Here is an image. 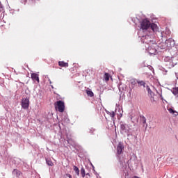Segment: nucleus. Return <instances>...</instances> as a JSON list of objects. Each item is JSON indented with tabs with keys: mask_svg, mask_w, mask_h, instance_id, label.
Masks as SVG:
<instances>
[{
	"mask_svg": "<svg viewBox=\"0 0 178 178\" xmlns=\"http://www.w3.org/2000/svg\"><path fill=\"white\" fill-rule=\"evenodd\" d=\"M119 161H120L121 165H123L124 163V161L121 160L120 159H119Z\"/></svg>",
	"mask_w": 178,
	"mask_h": 178,
	"instance_id": "nucleus-29",
	"label": "nucleus"
},
{
	"mask_svg": "<svg viewBox=\"0 0 178 178\" xmlns=\"http://www.w3.org/2000/svg\"><path fill=\"white\" fill-rule=\"evenodd\" d=\"M106 113L107 115H109L111 118H115V115H116L115 113V111H112V112L107 111Z\"/></svg>",
	"mask_w": 178,
	"mask_h": 178,
	"instance_id": "nucleus-17",
	"label": "nucleus"
},
{
	"mask_svg": "<svg viewBox=\"0 0 178 178\" xmlns=\"http://www.w3.org/2000/svg\"><path fill=\"white\" fill-rule=\"evenodd\" d=\"M168 111L170 113H173V115H175V116H177V112H176L175 110L170 108Z\"/></svg>",
	"mask_w": 178,
	"mask_h": 178,
	"instance_id": "nucleus-21",
	"label": "nucleus"
},
{
	"mask_svg": "<svg viewBox=\"0 0 178 178\" xmlns=\"http://www.w3.org/2000/svg\"><path fill=\"white\" fill-rule=\"evenodd\" d=\"M46 163L48 165V166H52L54 165V163L51 159H46Z\"/></svg>",
	"mask_w": 178,
	"mask_h": 178,
	"instance_id": "nucleus-14",
	"label": "nucleus"
},
{
	"mask_svg": "<svg viewBox=\"0 0 178 178\" xmlns=\"http://www.w3.org/2000/svg\"><path fill=\"white\" fill-rule=\"evenodd\" d=\"M109 77H110L109 74L108 73L104 74V80L106 81H109Z\"/></svg>",
	"mask_w": 178,
	"mask_h": 178,
	"instance_id": "nucleus-19",
	"label": "nucleus"
},
{
	"mask_svg": "<svg viewBox=\"0 0 178 178\" xmlns=\"http://www.w3.org/2000/svg\"><path fill=\"white\" fill-rule=\"evenodd\" d=\"M172 92L174 95H178V87L174 88L172 90Z\"/></svg>",
	"mask_w": 178,
	"mask_h": 178,
	"instance_id": "nucleus-15",
	"label": "nucleus"
},
{
	"mask_svg": "<svg viewBox=\"0 0 178 178\" xmlns=\"http://www.w3.org/2000/svg\"><path fill=\"white\" fill-rule=\"evenodd\" d=\"M51 88H54V86L51 85Z\"/></svg>",
	"mask_w": 178,
	"mask_h": 178,
	"instance_id": "nucleus-37",
	"label": "nucleus"
},
{
	"mask_svg": "<svg viewBox=\"0 0 178 178\" xmlns=\"http://www.w3.org/2000/svg\"><path fill=\"white\" fill-rule=\"evenodd\" d=\"M86 94L88 97H94V92L91 90H86Z\"/></svg>",
	"mask_w": 178,
	"mask_h": 178,
	"instance_id": "nucleus-18",
	"label": "nucleus"
},
{
	"mask_svg": "<svg viewBox=\"0 0 178 178\" xmlns=\"http://www.w3.org/2000/svg\"><path fill=\"white\" fill-rule=\"evenodd\" d=\"M65 122H67V123H69V122H70L69 118H65Z\"/></svg>",
	"mask_w": 178,
	"mask_h": 178,
	"instance_id": "nucleus-33",
	"label": "nucleus"
},
{
	"mask_svg": "<svg viewBox=\"0 0 178 178\" xmlns=\"http://www.w3.org/2000/svg\"><path fill=\"white\" fill-rule=\"evenodd\" d=\"M48 81H49V84H52V81H51L50 79H49Z\"/></svg>",
	"mask_w": 178,
	"mask_h": 178,
	"instance_id": "nucleus-35",
	"label": "nucleus"
},
{
	"mask_svg": "<svg viewBox=\"0 0 178 178\" xmlns=\"http://www.w3.org/2000/svg\"><path fill=\"white\" fill-rule=\"evenodd\" d=\"M138 84H140V86H143L144 88H145V82L143 81H137Z\"/></svg>",
	"mask_w": 178,
	"mask_h": 178,
	"instance_id": "nucleus-22",
	"label": "nucleus"
},
{
	"mask_svg": "<svg viewBox=\"0 0 178 178\" xmlns=\"http://www.w3.org/2000/svg\"><path fill=\"white\" fill-rule=\"evenodd\" d=\"M31 77L33 81H38V83H40V77L38 76V74L32 73L31 74Z\"/></svg>",
	"mask_w": 178,
	"mask_h": 178,
	"instance_id": "nucleus-10",
	"label": "nucleus"
},
{
	"mask_svg": "<svg viewBox=\"0 0 178 178\" xmlns=\"http://www.w3.org/2000/svg\"><path fill=\"white\" fill-rule=\"evenodd\" d=\"M13 173H15L17 176H20V172L19 170H17V169H15L13 171Z\"/></svg>",
	"mask_w": 178,
	"mask_h": 178,
	"instance_id": "nucleus-24",
	"label": "nucleus"
},
{
	"mask_svg": "<svg viewBox=\"0 0 178 178\" xmlns=\"http://www.w3.org/2000/svg\"><path fill=\"white\" fill-rule=\"evenodd\" d=\"M94 131H95V129H94V128L89 129V133L90 134H94Z\"/></svg>",
	"mask_w": 178,
	"mask_h": 178,
	"instance_id": "nucleus-25",
	"label": "nucleus"
},
{
	"mask_svg": "<svg viewBox=\"0 0 178 178\" xmlns=\"http://www.w3.org/2000/svg\"><path fill=\"white\" fill-rule=\"evenodd\" d=\"M130 130L131 129L129 125L123 122H120V132L123 135V136H131V133L130 132Z\"/></svg>",
	"mask_w": 178,
	"mask_h": 178,
	"instance_id": "nucleus-3",
	"label": "nucleus"
},
{
	"mask_svg": "<svg viewBox=\"0 0 178 178\" xmlns=\"http://www.w3.org/2000/svg\"><path fill=\"white\" fill-rule=\"evenodd\" d=\"M123 149H124V145L123 143L120 142L117 146V157L119 158L120 155H122V152H123Z\"/></svg>",
	"mask_w": 178,
	"mask_h": 178,
	"instance_id": "nucleus-7",
	"label": "nucleus"
},
{
	"mask_svg": "<svg viewBox=\"0 0 178 178\" xmlns=\"http://www.w3.org/2000/svg\"><path fill=\"white\" fill-rule=\"evenodd\" d=\"M81 175L82 177H86V170L83 167L81 168Z\"/></svg>",
	"mask_w": 178,
	"mask_h": 178,
	"instance_id": "nucleus-16",
	"label": "nucleus"
},
{
	"mask_svg": "<svg viewBox=\"0 0 178 178\" xmlns=\"http://www.w3.org/2000/svg\"><path fill=\"white\" fill-rule=\"evenodd\" d=\"M57 108L58 112H64L65 111V102L62 100L57 101L56 102Z\"/></svg>",
	"mask_w": 178,
	"mask_h": 178,
	"instance_id": "nucleus-6",
	"label": "nucleus"
},
{
	"mask_svg": "<svg viewBox=\"0 0 178 178\" xmlns=\"http://www.w3.org/2000/svg\"><path fill=\"white\" fill-rule=\"evenodd\" d=\"M146 88L147 90L148 94H150V95H152V90H151V88H149V86H147Z\"/></svg>",
	"mask_w": 178,
	"mask_h": 178,
	"instance_id": "nucleus-23",
	"label": "nucleus"
},
{
	"mask_svg": "<svg viewBox=\"0 0 178 178\" xmlns=\"http://www.w3.org/2000/svg\"><path fill=\"white\" fill-rule=\"evenodd\" d=\"M175 77H176V79H177V80H178V73H177V72H175Z\"/></svg>",
	"mask_w": 178,
	"mask_h": 178,
	"instance_id": "nucleus-34",
	"label": "nucleus"
},
{
	"mask_svg": "<svg viewBox=\"0 0 178 178\" xmlns=\"http://www.w3.org/2000/svg\"><path fill=\"white\" fill-rule=\"evenodd\" d=\"M66 176L67 177H69V178H73L70 174H67Z\"/></svg>",
	"mask_w": 178,
	"mask_h": 178,
	"instance_id": "nucleus-30",
	"label": "nucleus"
},
{
	"mask_svg": "<svg viewBox=\"0 0 178 178\" xmlns=\"http://www.w3.org/2000/svg\"><path fill=\"white\" fill-rule=\"evenodd\" d=\"M141 67H146L147 65H145V61H143L141 65H140Z\"/></svg>",
	"mask_w": 178,
	"mask_h": 178,
	"instance_id": "nucleus-27",
	"label": "nucleus"
},
{
	"mask_svg": "<svg viewBox=\"0 0 178 178\" xmlns=\"http://www.w3.org/2000/svg\"><path fill=\"white\" fill-rule=\"evenodd\" d=\"M21 106L22 109H29L30 106V97H26V98H22L21 101Z\"/></svg>",
	"mask_w": 178,
	"mask_h": 178,
	"instance_id": "nucleus-4",
	"label": "nucleus"
},
{
	"mask_svg": "<svg viewBox=\"0 0 178 178\" xmlns=\"http://www.w3.org/2000/svg\"><path fill=\"white\" fill-rule=\"evenodd\" d=\"M150 101H151V102H155V99H154V97H151Z\"/></svg>",
	"mask_w": 178,
	"mask_h": 178,
	"instance_id": "nucleus-31",
	"label": "nucleus"
},
{
	"mask_svg": "<svg viewBox=\"0 0 178 178\" xmlns=\"http://www.w3.org/2000/svg\"><path fill=\"white\" fill-rule=\"evenodd\" d=\"M86 176H90V173H86Z\"/></svg>",
	"mask_w": 178,
	"mask_h": 178,
	"instance_id": "nucleus-36",
	"label": "nucleus"
},
{
	"mask_svg": "<svg viewBox=\"0 0 178 178\" xmlns=\"http://www.w3.org/2000/svg\"><path fill=\"white\" fill-rule=\"evenodd\" d=\"M140 122L143 124V127L147 129V127H148V124H147V118H145L144 116L140 117Z\"/></svg>",
	"mask_w": 178,
	"mask_h": 178,
	"instance_id": "nucleus-11",
	"label": "nucleus"
},
{
	"mask_svg": "<svg viewBox=\"0 0 178 178\" xmlns=\"http://www.w3.org/2000/svg\"><path fill=\"white\" fill-rule=\"evenodd\" d=\"M172 60V57L165 56L164 57V62H170Z\"/></svg>",
	"mask_w": 178,
	"mask_h": 178,
	"instance_id": "nucleus-20",
	"label": "nucleus"
},
{
	"mask_svg": "<svg viewBox=\"0 0 178 178\" xmlns=\"http://www.w3.org/2000/svg\"><path fill=\"white\" fill-rule=\"evenodd\" d=\"M175 40L172 38H169L165 41V44L168 48H172L175 45Z\"/></svg>",
	"mask_w": 178,
	"mask_h": 178,
	"instance_id": "nucleus-8",
	"label": "nucleus"
},
{
	"mask_svg": "<svg viewBox=\"0 0 178 178\" xmlns=\"http://www.w3.org/2000/svg\"><path fill=\"white\" fill-rule=\"evenodd\" d=\"M74 170L75 173L77 175V176L80 175V170L77 168V166L74 165Z\"/></svg>",
	"mask_w": 178,
	"mask_h": 178,
	"instance_id": "nucleus-13",
	"label": "nucleus"
},
{
	"mask_svg": "<svg viewBox=\"0 0 178 178\" xmlns=\"http://www.w3.org/2000/svg\"><path fill=\"white\" fill-rule=\"evenodd\" d=\"M147 67L149 69V70H154V67L151 65H147Z\"/></svg>",
	"mask_w": 178,
	"mask_h": 178,
	"instance_id": "nucleus-28",
	"label": "nucleus"
},
{
	"mask_svg": "<svg viewBox=\"0 0 178 178\" xmlns=\"http://www.w3.org/2000/svg\"><path fill=\"white\" fill-rule=\"evenodd\" d=\"M58 66H60V67H68L69 63H65V61H59Z\"/></svg>",
	"mask_w": 178,
	"mask_h": 178,
	"instance_id": "nucleus-12",
	"label": "nucleus"
},
{
	"mask_svg": "<svg viewBox=\"0 0 178 178\" xmlns=\"http://www.w3.org/2000/svg\"><path fill=\"white\" fill-rule=\"evenodd\" d=\"M161 37H166V35L170 36V30L169 28H165L164 31H163L161 33Z\"/></svg>",
	"mask_w": 178,
	"mask_h": 178,
	"instance_id": "nucleus-9",
	"label": "nucleus"
},
{
	"mask_svg": "<svg viewBox=\"0 0 178 178\" xmlns=\"http://www.w3.org/2000/svg\"><path fill=\"white\" fill-rule=\"evenodd\" d=\"M159 28L156 24L151 23L148 19L145 18L140 22L139 31L138 33L141 42H148L152 44L155 42L154 33H158Z\"/></svg>",
	"mask_w": 178,
	"mask_h": 178,
	"instance_id": "nucleus-1",
	"label": "nucleus"
},
{
	"mask_svg": "<svg viewBox=\"0 0 178 178\" xmlns=\"http://www.w3.org/2000/svg\"><path fill=\"white\" fill-rule=\"evenodd\" d=\"M20 1H21L22 3H26V1H27V0H20Z\"/></svg>",
	"mask_w": 178,
	"mask_h": 178,
	"instance_id": "nucleus-32",
	"label": "nucleus"
},
{
	"mask_svg": "<svg viewBox=\"0 0 178 178\" xmlns=\"http://www.w3.org/2000/svg\"><path fill=\"white\" fill-rule=\"evenodd\" d=\"M114 113L118 115V119L120 120V118L123 116V109L120 105L116 104Z\"/></svg>",
	"mask_w": 178,
	"mask_h": 178,
	"instance_id": "nucleus-5",
	"label": "nucleus"
},
{
	"mask_svg": "<svg viewBox=\"0 0 178 178\" xmlns=\"http://www.w3.org/2000/svg\"><path fill=\"white\" fill-rule=\"evenodd\" d=\"M131 85L132 86H136V84H137V82L136 81V79H132L131 81Z\"/></svg>",
	"mask_w": 178,
	"mask_h": 178,
	"instance_id": "nucleus-26",
	"label": "nucleus"
},
{
	"mask_svg": "<svg viewBox=\"0 0 178 178\" xmlns=\"http://www.w3.org/2000/svg\"><path fill=\"white\" fill-rule=\"evenodd\" d=\"M172 66H175V64H172Z\"/></svg>",
	"mask_w": 178,
	"mask_h": 178,
	"instance_id": "nucleus-38",
	"label": "nucleus"
},
{
	"mask_svg": "<svg viewBox=\"0 0 178 178\" xmlns=\"http://www.w3.org/2000/svg\"><path fill=\"white\" fill-rule=\"evenodd\" d=\"M142 44H145V49L150 55H155V54H156V50L155 49V47L154 46L156 44V41L155 40V39L154 43L148 41L147 42H142Z\"/></svg>",
	"mask_w": 178,
	"mask_h": 178,
	"instance_id": "nucleus-2",
	"label": "nucleus"
}]
</instances>
